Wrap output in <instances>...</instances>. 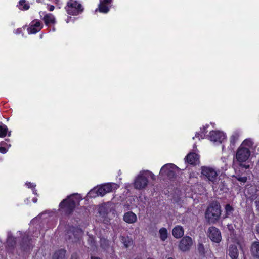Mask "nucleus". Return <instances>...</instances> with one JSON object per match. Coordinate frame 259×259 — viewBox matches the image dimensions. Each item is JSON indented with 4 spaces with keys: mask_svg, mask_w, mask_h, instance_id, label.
<instances>
[{
    "mask_svg": "<svg viewBox=\"0 0 259 259\" xmlns=\"http://www.w3.org/2000/svg\"><path fill=\"white\" fill-rule=\"evenodd\" d=\"M201 169L202 176L211 183L213 189H217L220 181L218 177L219 171L212 167L208 166H202Z\"/></svg>",
    "mask_w": 259,
    "mask_h": 259,
    "instance_id": "obj_1",
    "label": "nucleus"
},
{
    "mask_svg": "<svg viewBox=\"0 0 259 259\" xmlns=\"http://www.w3.org/2000/svg\"><path fill=\"white\" fill-rule=\"evenodd\" d=\"M252 142L249 140H245L238 148L236 153V159L240 163L246 161L250 155V151L248 148L245 147V145L250 146Z\"/></svg>",
    "mask_w": 259,
    "mask_h": 259,
    "instance_id": "obj_2",
    "label": "nucleus"
},
{
    "mask_svg": "<svg viewBox=\"0 0 259 259\" xmlns=\"http://www.w3.org/2000/svg\"><path fill=\"white\" fill-rule=\"evenodd\" d=\"M221 214L220 204L213 203L208 207L205 213V218L209 223H214L219 219Z\"/></svg>",
    "mask_w": 259,
    "mask_h": 259,
    "instance_id": "obj_3",
    "label": "nucleus"
},
{
    "mask_svg": "<svg viewBox=\"0 0 259 259\" xmlns=\"http://www.w3.org/2000/svg\"><path fill=\"white\" fill-rule=\"evenodd\" d=\"M66 9L70 15H76L82 11L81 5L75 0H69L67 3Z\"/></svg>",
    "mask_w": 259,
    "mask_h": 259,
    "instance_id": "obj_4",
    "label": "nucleus"
},
{
    "mask_svg": "<svg viewBox=\"0 0 259 259\" xmlns=\"http://www.w3.org/2000/svg\"><path fill=\"white\" fill-rule=\"evenodd\" d=\"M73 195L68 197L66 199L63 200L60 204V207L64 209L67 213H70L75 206L76 202L73 200Z\"/></svg>",
    "mask_w": 259,
    "mask_h": 259,
    "instance_id": "obj_5",
    "label": "nucleus"
},
{
    "mask_svg": "<svg viewBox=\"0 0 259 259\" xmlns=\"http://www.w3.org/2000/svg\"><path fill=\"white\" fill-rule=\"evenodd\" d=\"M119 187V186L115 183H106L101 185L98 188V194L100 196H103L107 193L111 192Z\"/></svg>",
    "mask_w": 259,
    "mask_h": 259,
    "instance_id": "obj_6",
    "label": "nucleus"
},
{
    "mask_svg": "<svg viewBox=\"0 0 259 259\" xmlns=\"http://www.w3.org/2000/svg\"><path fill=\"white\" fill-rule=\"evenodd\" d=\"M148 184V180L144 176V173L141 171L137 177L134 182V187L137 189L145 188Z\"/></svg>",
    "mask_w": 259,
    "mask_h": 259,
    "instance_id": "obj_7",
    "label": "nucleus"
},
{
    "mask_svg": "<svg viewBox=\"0 0 259 259\" xmlns=\"http://www.w3.org/2000/svg\"><path fill=\"white\" fill-rule=\"evenodd\" d=\"M207 234L209 238L214 242L219 243L221 240V235L219 230L214 227H210L208 228Z\"/></svg>",
    "mask_w": 259,
    "mask_h": 259,
    "instance_id": "obj_8",
    "label": "nucleus"
},
{
    "mask_svg": "<svg viewBox=\"0 0 259 259\" xmlns=\"http://www.w3.org/2000/svg\"><path fill=\"white\" fill-rule=\"evenodd\" d=\"M193 244L192 239L189 236L183 237L179 244V248L182 251H186L190 249Z\"/></svg>",
    "mask_w": 259,
    "mask_h": 259,
    "instance_id": "obj_9",
    "label": "nucleus"
},
{
    "mask_svg": "<svg viewBox=\"0 0 259 259\" xmlns=\"http://www.w3.org/2000/svg\"><path fill=\"white\" fill-rule=\"evenodd\" d=\"M176 166L173 164H167L164 165L160 170V174L165 175L169 178L173 177L175 175Z\"/></svg>",
    "mask_w": 259,
    "mask_h": 259,
    "instance_id": "obj_10",
    "label": "nucleus"
},
{
    "mask_svg": "<svg viewBox=\"0 0 259 259\" xmlns=\"http://www.w3.org/2000/svg\"><path fill=\"white\" fill-rule=\"evenodd\" d=\"M82 231L80 229H74L68 231L66 235V239L72 240L73 242L77 241L82 235Z\"/></svg>",
    "mask_w": 259,
    "mask_h": 259,
    "instance_id": "obj_11",
    "label": "nucleus"
},
{
    "mask_svg": "<svg viewBox=\"0 0 259 259\" xmlns=\"http://www.w3.org/2000/svg\"><path fill=\"white\" fill-rule=\"evenodd\" d=\"M226 138V136L222 132L211 131L209 133V139L214 142L221 143Z\"/></svg>",
    "mask_w": 259,
    "mask_h": 259,
    "instance_id": "obj_12",
    "label": "nucleus"
},
{
    "mask_svg": "<svg viewBox=\"0 0 259 259\" xmlns=\"http://www.w3.org/2000/svg\"><path fill=\"white\" fill-rule=\"evenodd\" d=\"M123 219L127 223L133 224L137 221V217L133 212L128 211L124 213Z\"/></svg>",
    "mask_w": 259,
    "mask_h": 259,
    "instance_id": "obj_13",
    "label": "nucleus"
},
{
    "mask_svg": "<svg viewBox=\"0 0 259 259\" xmlns=\"http://www.w3.org/2000/svg\"><path fill=\"white\" fill-rule=\"evenodd\" d=\"M42 24L39 21H36L34 24H32L28 28L29 34H35L39 31L42 28Z\"/></svg>",
    "mask_w": 259,
    "mask_h": 259,
    "instance_id": "obj_14",
    "label": "nucleus"
},
{
    "mask_svg": "<svg viewBox=\"0 0 259 259\" xmlns=\"http://www.w3.org/2000/svg\"><path fill=\"white\" fill-rule=\"evenodd\" d=\"M183 228L181 226H176L172 231V235L176 238H180L184 235Z\"/></svg>",
    "mask_w": 259,
    "mask_h": 259,
    "instance_id": "obj_15",
    "label": "nucleus"
},
{
    "mask_svg": "<svg viewBox=\"0 0 259 259\" xmlns=\"http://www.w3.org/2000/svg\"><path fill=\"white\" fill-rule=\"evenodd\" d=\"M187 162L191 164H196L199 160V155L195 153H190L186 157Z\"/></svg>",
    "mask_w": 259,
    "mask_h": 259,
    "instance_id": "obj_16",
    "label": "nucleus"
},
{
    "mask_svg": "<svg viewBox=\"0 0 259 259\" xmlns=\"http://www.w3.org/2000/svg\"><path fill=\"white\" fill-rule=\"evenodd\" d=\"M238 250L235 245H230L229 248V255L232 259H237L238 257Z\"/></svg>",
    "mask_w": 259,
    "mask_h": 259,
    "instance_id": "obj_17",
    "label": "nucleus"
},
{
    "mask_svg": "<svg viewBox=\"0 0 259 259\" xmlns=\"http://www.w3.org/2000/svg\"><path fill=\"white\" fill-rule=\"evenodd\" d=\"M52 259H66V250L60 249L56 251L53 255Z\"/></svg>",
    "mask_w": 259,
    "mask_h": 259,
    "instance_id": "obj_18",
    "label": "nucleus"
},
{
    "mask_svg": "<svg viewBox=\"0 0 259 259\" xmlns=\"http://www.w3.org/2000/svg\"><path fill=\"white\" fill-rule=\"evenodd\" d=\"M251 251L254 256L259 258V242H254L252 243Z\"/></svg>",
    "mask_w": 259,
    "mask_h": 259,
    "instance_id": "obj_19",
    "label": "nucleus"
},
{
    "mask_svg": "<svg viewBox=\"0 0 259 259\" xmlns=\"http://www.w3.org/2000/svg\"><path fill=\"white\" fill-rule=\"evenodd\" d=\"M43 20L46 25L53 24L55 22V17L53 14L50 13L46 14L44 17Z\"/></svg>",
    "mask_w": 259,
    "mask_h": 259,
    "instance_id": "obj_20",
    "label": "nucleus"
},
{
    "mask_svg": "<svg viewBox=\"0 0 259 259\" xmlns=\"http://www.w3.org/2000/svg\"><path fill=\"white\" fill-rule=\"evenodd\" d=\"M121 241L126 248H128L133 244L132 239L128 236H121Z\"/></svg>",
    "mask_w": 259,
    "mask_h": 259,
    "instance_id": "obj_21",
    "label": "nucleus"
},
{
    "mask_svg": "<svg viewBox=\"0 0 259 259\" xmlns=\"http://www.w3.org/2000/svg\"><path fill=\"white\" fill-rule=\"evenodd\" d=\"M159 237L161 241H164L167 238L168 232L165 228H161L159 231Z\"/></svg>",
    "mask_w": 259,
    "mask_h": 259,
    "instance_id": "obj_22",
    "label": "nucleus"
},
{
    "mask_svg": "<svg viewBox=\"0 0 259 259\" xmlns=\"http://www.w3.org/2000/svg\"><path fill=\"white\" fill-rule=\"evenodd\" d=\"M98 9L100 12L104 13H106L109 11V8L107 5L102 3H100Z\"/></svg>",
    "mask_w": 259,
    "mask_h": 259,
    "instance_id": "obj_23",
    "label": "nucleus"
},
{
    "mask_svg": "<svg viewBox=\"0 0 259 259\" xmlns=\"http://www.w3.org/2000/svg\"><path fill=\"white\" fill-rule=\"evenodd\" d=\"M233 211V208L230 204H227L225 206V218L229 217L232 215Z\"/></svg>",
    "mask_w": 259,
    "mask_h": 259,
    "instance_id": "obj_24",
    "label": "nucleus"
},
{
    "mask_svg": "<svg viewBox=\"0 0 259 259\" xmlns=\"http://www.w3.org/2000/svg\"><path fill=\"white\" fill-rule=\"evenodd\" d=\"M99 195V194H98V187L94 188L88 193V196L89 197H96Z\"/></svg>",
    "mask_w": 259,
    "mask_h": 259,
    "instance_id": "obj_25",
    "label": "nucleus"
},
{
    "mask_svg": "<svg viewBox=\"0 0 259 259\" xmlns=\"http://www.w3.org/2000/svg\"><path fill=\"white\" fill-rule=\"evenodd\" d=\"M8 128L6 125L3 124L0 125V137H4L7 135Z\"/></svg>",
    "mask_w": 259,
    "mask_h": 259,
    "instance_id": "obj_26",
    "label": "nucleus"
},
{
    "mask_svg": "<svg viewBox=\"0 0 259 259\" xmlns=\"http://www.w3.org/2000/svg\"><path fill=\"white\" fill-rule=\"evenodd\" d=\"M239 136L238 133H234L230 137V142L232 144H234L235 142L238 140Z\"/></svg>",
    "mask_w": 259,
    "mask_h": 259,
    "instance_id": "obj_27",
    "label": "nucleus"
},
{
    "mask_svg": "<svg viewBox=\"0 0 259 259\" xmlns=\"http://www.w3.org/2000/svg\"><path fill=\"white\" fill-rule=\"evenodd\" d=\"M15 238H13V237L9 234L8 238H7V243L10 246H13L15 244Z\"/></svg>",
    "mask_w": 259,
    "mask_h": 259,
    "instance_id": "obj_28",
    "label": "nucleus"
},
{
    "mask_svg": "<svg viewBox=\"0 0 259 259\" xmlns=\"http://www.w3.org/2000/svg\"><path fill=\"white\" fill-rule=\"evenodd\" d=\"M143 173H144V176L147 179V177H150L153 180H155V176L151 171L148 170L142 171Z\"/></svg>",
    "mask_w": 259,
    "mask_h": 259,
    "instance_id": "obj_29",
    "label": "nucleus"
},
{
    "mask_svg": "<svg viewBox=\"0 0 259 259\" xmlns=\"http://www.w3.org/2000/svg\"><path fill=\"white\" fill-rule=\"evenodd\" d=\"M100 241L101 246L103 248L106 249L109 246V241L106 239L101 238Z\"/></svg>",
    "mask_w": 259,
    "mask_h": 259,
    "instance_id": "obj_30",
    "label": "nucleus"
},
{
    "mask_svg": "<svg viewBox=\"0 0 259 259\" xmlns=\"http://www.w3.org/2000/svg\"><path fill=\"white\" fill-rule=\"evenodd\" d=\"M19 4L20 6H22L23 8H20L22 10H27L29 8V6L28 4L25 3V0H21L20 1Z\"/></svg>",
    "mask_w": 259,
    "mask_h": 259,
    "instance_id": "obj_31",
    "label": "nucleus"
},
{
    "mask_svg": "<svg viewBox=\"0 0 259 259\" xmlns=\"http://www.w3.org/2000/svg\"><path fill=\"white\" fill-rule=\"evenodd\" d=\"M236 178L239 181L241 182L242 183H244L245 182H246V181L247 180L246 177L238 176V177H236Z\"/></svg>",
    "mask_w": 259,
    "mask_h": 259,
    "instance_id": "obj_32",
    "label": "nucleus"
},
{
    "mask_svg": "<svg viewBox=\"0 0 259 259\" xmlns=\"http://www.w3.org/2000/svg\"><path fill=\"white\" fill-rule=\"evenodd\" d=\"M112 0H100V3H104L105 4H109L111 2Z\"/></svg>",
    "mask_w": 259,
    "mask_h": 259,
    "instance_id": "obj_33",
    "label": "nucleus"
},
{
    "mask_svg": "<svg viewBox=\"0 0 259 259\" xmlns=\"http://www.w3.org/2000/svg\"><path fill=\"white\" fill-rule=\"evenodd\" d=\"M7 152L6 149L4 147H0V152L2 153H5Z\"/></svg>",
    "mask_w": 259,
    "mask_h": 259,
    "instance_id": "obj_34",
    "label": "nucleus"
},
{
    "mask_svg": "<svg viewBox=\"0 0 259 259\" xmlns=\"http://www.w3.org/2000/svg\"><path fill=\"white\" fill-rule=\"evenodd\" d=\"M26 185L28 186V188H33L35 186V185H34L33 183H26Z\"/></svg>",
    "mask_w": 259,
    "mask_h": 259,
    "instance_id": "obj_35",
    "label": "nucleus"
},
{
    "mask_svg": "<svg viewBox=\"0 0 259 259\" xmlns=\"http://www.w3.org/2000/svg\"><path fill=\"white\" fill-rule=\"evenodd\" d=\"M203 249H204V248H203V245L202 244H200L198 246V250H199V251L203 252Z\"/></svg>",
    "mask_w": 259,
    "mask_h": 259,
    "instance_id": "obj_36",
    "label": "nucleus"
},
{
    "mask_svg": "<svg viewBox=\"0 0 259 259\" xmlns=\"http://www.w3.org/2000/svg\"><path fill=\"white\" fill-rule=\"evenodd\" d=\"M255 203L257 209L259 211V198L256 201Z\"/></svg>",
    "mask_w": 259,
    "mask_h": 259,
    "instance_id": "obj_37",
    "label": "nucleus"
},
{
    "mask_svg": "<svg viewBox=\"0 0 259 259\" xmlns=\"http://www.w3.org/2000/svg\"><path fill=\"white\" fill-rule=\"evenodd\" d=\"M71 259H78L76 254H73L71 256Z\"/></svg>",
    "mask_w": 259,
    "mask_h": 259,
    "instance_id": "obj_38",
    "label": "nucleus"
},
{
    "mask_svg": "<svg viewBox=\"0 0 259 259\" xmlns=\"http://www.w3.org/2000/svg\"><path fill=\"white\" fill-rule=\"evenodd\" d=\"M54 8H55V7L54 6L51 5V6H50L49 9L50 11H52L54 10Z\"/></svg>",
    "mask_w": 259,
    "mask_h": 259,
    "instance_id": "obj_39",
    "label": "nucleus"
},
{
    "mask_svg": "<svg viewBox=\"0 0 259 259\" xmlns=\"http://www.w3.org/2000/svg\"><path fill=\"white\" fill-rule=\"evenodd\" d=\"M89 241H90L91 242V244L92 245H94V239L93 238H90V240H89Z\"/></svg>",
    "mask_w": 259,
    "mask_h": 259,
    "instance_id": "obj_40",
    "label": "nucleus"
},
{
    "mask_svg": "<svg viewBox=\"0 0 259 259\" xmlns=\"http://www.w3.org/2000/svg\"><path fill=\"white\" fill-rule=\"evenodd\" d=\"M256 230L259 233V224L256 226Z\"/></svg>",
    "mask_w": 259,
    "mask_h": 259,
    "instance_id": "obj_41",
    "label": "nucleus"
},
{
    "mask_svg": "<svg viewBox=\"0 0 259 259\" xmlns=\"http://www.w3.org/2000/svg\"><path fill=\"white\" fill-rule=\"evenodd\" d=\"M21 29H18L17 30L16 33H20V32H21Z\"/></svg>",
    "mask_w": 259,
    "mask_h": 259,
    "instance_id": "obj_42",
    "label": "nucleus"
},
{
    "mask_svg": "<svg viewBox=\"0 0 259 259\" xmlns=\"http://www.w3.org/2000/svg\"><path fill=\"white\" fill-rule=\"evenodd\" d=\"M134 259H143L142 257L141 256H137Z\"/></svg>",
    "mask_w": 259,
    "mask_h": 259,
    "instance_id": "obj_43",
    "label": "nucleus"
},
{
    "mask_svg": "<svg viewBox=\"0 0 259 259\" xmlns=\"http://www.w3.org/2000/svg\"><path fill=\"white\" fill-rule=\"evenodd\" d=\"M199 134H196L195 135V137H196V138H197V137H198H198H199Z\"/></svg>",
    "mask_w": 259,
    "mask_h": 259,
    "instance_id": "obj_44",
    "label": "nucleus"
},
{
    "mask_svg": "<svg viewBox=\"0 0 259 259\" xmlns=\"http://www.w3.org/2000/svg\"><path fill=\"white\" fill-rule=\"evenodd\" d=\"M33 201L35 203L36 202V199H33Z\"/></svg>",
    "mask_w": 259,
    "mask_h": 259,
    "instance_id": "obj_45",
    "label": "nucleus"
},
{
    "mask_svg": "<svg viewBox=\"0 0 259 259\" xmlns=\"http://www.w3.org/2000/svg\"><path fill=\"white\" fill-rule=\"evenodd\" d=\"M167 259H174V258L172 257H168Z\"/></svg>",
    "mask_w": 259,
    "mask_h": 259,
    "instance_id": "obj_46",
    "label": "nucleus"
},
{
    "mask_svg": "<svg viewBox=\"0 0 259 259\" xmlns=\"http://www.w3.org/2000/svg\"><path fill=\"white\" fill-rule=\"evenodd\" d=\"M147 259H154V258H151V257H148Z\"/></svg>",
    "mask_w": 259,
    "mask_h": 259,
    "instance_id": "obj_47",
    "label": "nucleus"
},
{
    "mask_svg": "<svg viewBox=\"0 0 259 259\" xmlns=\"http://www.w3.org/2000/svg\"><path fill=\"white\" fill-rule=\"evenodd\" d=\"M27 246H28V248H29H29H30V246L29 245H27Z\"/></svg>",
    "mask_w": 259,
    "mask_h": 259,
    "instance_id": "obj_48",
    "label": "nucleus"
}]
</instances>
